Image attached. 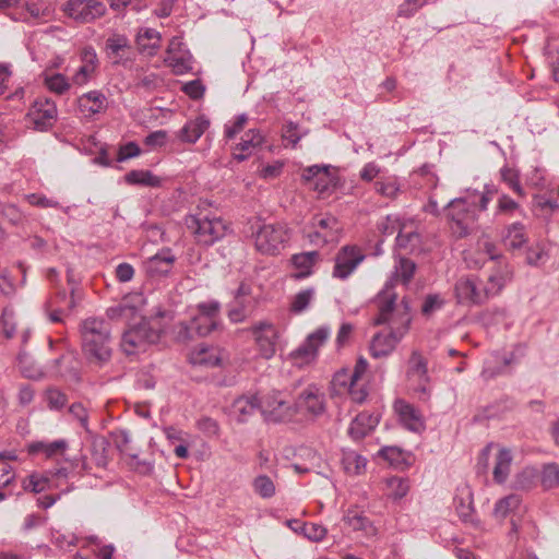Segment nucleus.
Wrapping results in <instances>:
<instances>
[{
    "mask_svg": "<svg viewBox=\"0 0 559 559\" xmlns=\"http://www.w3.org/2000/svg\"><path fill=\"white\" fill-rule=\"evenodd\" d=\"M110 323L104 318L91 317L81 324L82 354L94 369L106 367L112 357Z\"/></svg>",
    "mask_w": 559,
    "mask_h": 559,
    "instance_id": "nucleus-2",
    "label": "nucleus"
},
{
    "mask_svg": "<svg viewBox=\"0 0 559 559\" xmlns=\"http://www.w3.org/2000/svg\"><path fill=\"white\" fill-rule=\"evenodd\" d=\"M46 400L50 409L59 411L68 402L66 393L56 388H50L46 391Z\"/></svg>",
    "mask_w": 559,
    "mask_h": 559,
    "instance_id": "nucleus-54",
    "label": "nucleus"
},
{
    "mask_svg": "<svg viewBox=\"0 0 559 559\" xmlns=\"http://www.w3.org/2000/svg\"><path fill=\"white\" fill-rule=\"evenodd\" d=\"M427 1L428 0H404V2L399 7L397 14L402 17H411L418 11V9L424 7Z\"/></svg>",
    "mask_w": 559,
    "mask_h": 559,
    "instance_id": "nucleus-59",
    "label": "nucleus"
},
{
    "mask_svg": "<svg viewBox=\"0 0 559 559\" xmlns=\"http://www.w3.org/2000/svg\"><path fill=\"white\" fill-rule=\"evenodd\" d=\"M318 251H308L296 253L292 257L290 262L295 270L292 276L296 280H301L310 276L313 272V267L319 261Z\"/></svg>",
    "mask_w": 559,
    "mask_h": 559,
    "instance_id": "nucleus-25",
    "label": "nucleus"
},
{
    "mask_svg": "<svg viewBox=\"0 0 559 559\" xmlns=\"http://www.w3.org/2000/svg\"><path fill=\"white\" fill-rule=\"evenodd\" d=\"M25 199L31 205L38 206V207H59V202L52 199H48L43 194L39 193H31L26 194Z\"/></svg>",
    "mask_w": 559,
    "mask_h": 559,
    "instance_id": "nucleus-60",
    "label": "nucleus"
},
{
    "mask_svg": "<svg viewBox=\"0 0 559 559\" xmlns=\"http://www.w3.org/2000/svg\"><path fill=\"white\" fill-rule=\"evenodd\" d=\"M378 228L382 234L386 236L393 235L400 228L399 219L395 216L388 215L385 218L379 222Z\"/></svg>",
    "mask_w": 559,
    "mask_h": 559,
    "instance_id": "nucleus-64",
    "label": "nucleus"
},
{
    "mask_svg": "<svg viewBox=\"0 0 559 559\" xmlns=\"http://www.w3.org/2000/svg\"><path fill=\"white\" fill-rule=\"evenodd\" d=\"M224 359V350L214 346H199L190 355V360L193 365H199L207 368L221 366Z\"/></svg>",
    "mask_w": 559,
    "mask_h": 559,
    "instance_id": "nucleus-24",
    "label": "nucleus"
},
{
    "mask_svg": "<svg viewBox=\"0 0 559 559\" xmlns=\"http://www.w3.org/2000/svg\"><path fill=\"white\" fill-rule=\"evenodd\" d=\"M526 241L524 234V226L520 223H514L507 228L503 236L504 246L510 249H519Z\"/></svg>",
    "mask_w": 559,
    "mask_h": 559,
    "instance_id": "nucleus-38",
    "label": "nucleus"
},
{
    "mask_svg": "<svg viewBox=\"0 0 559 559\" xmlns=\"http://www.w3.org/2000/svg\"><path fill=\"white\" fill-rule=\"evenodd\" d=\"M176 262V257L170 248H163L156 254L144 261V269L151 277L167 276Z\"/></svg>",
    "mask_w": 559,
    "mask_h": 559,
    "instance_id": "nucleus-17",
    "label": "nucleus"
},
{
    "mask_svg": "<svg viewBox=\"0 0 559 559\" xmlns=\"http://www.w3.org/2000/svg\"><path fill=\"white\" fill-rule=\"evenodd\" d=\"M512 272L510 269L506 266H499L495 272H492L486 284L483 285L484 293H486L487 300L491 297L497 296L506 286L508 282L511 281Z\"/></svg>",
    "mask_w": 559,
    "mask_h": 559,
    "instance_id": "nucleus-26",
    "label": "nucleus"
},
{
    "mask_svg": "<svg viewBox=\"0 0 559 559\" xmlns=\"http://www.w3.org/2000/svg\"><path fill=\"white\" fill-rule=\"evenodd\" d=\"M394 409L397 413L401 423L408 430L413 432H420L425 429L423 416L414 405L405 402L404 400H397L394 403Z\"/></svg>",
    "mask_w": 559,
    "mask_h": 559,
    "instance_id": "nucleus-18",
    "label": "nucleus"
},
{
    "mask_svg": "<svg viewBox=\"0 0 559 559\" xmlns=\"http://www.w3.org/2000/svg\"><path fill=\"white\" fill-rule=\"evenodd\" d=\"M294 407L295 413L318 418L326 411L325 395L317 385L310 384L298 394Z\"/></svg>",
    "mask_w": 559,
    "mask_h": 559,
    "instance_id": "nucleus-7",
    "label": "nucleus"
},
{
    "mask_svg": "<svg viewBox=\"0 0 559 559\" xmlns=\"http://www.w3.org/2000/svg\"><path fill=\"white\" fill-rule=\"evenodd\" d=\"M249 300L235 299L229 305L227 316L229 320L234 323H239L245 321V319L249 316Z\"/></svg>",
    "mask_w": 559,
    "mask_h": 559,
    "instance_id": "nucleus-45",
    "label": "nucleus"
},
{
    "mask_svg": "<svg viewBox=\"0 0 559 559\" xmlns=\"http://www.w3.org/2000/svg\"><path fill=\"white\" fill-rule=\"evenodd\" d=\"M128 47V39L124 36H112L106 40V50L110 57H118Z\"/></svg>",
    "mask_w": 559,
    "mask_h": 559,
    "instance_id": "nucleus-56",
    "label": "nucleus"
},
{
    "mask_svg": "<svg viewBox=\"0 0 559 559\" xmlns=\"http://www.w3.org/2000/svg\"><path fill=\"white\" fill-rule=\"evenodd\" d=\"M538 475V472L536 468L527 466L523 468L514 479V488L519 490H528L531 489L534 484L535 479Z\"/></svg>",
    "mask_w": 559,
    "mask_h": 559,
    "instance_id": "nucleus-44",
    "label": "nucleus"
},
{
    "mask_svg": "<svg viewBox=\"0 0 559 559\" xmlns=\"http://www.w3.org/2000/svg\"><path fill=\"white\" fill-rule=\"evenodd\" d=\"M79 110L91 118L97 114L105 112L108 107L107 97L100 91H91L78 98Z\"/></svg>",
    "mask_w": 559,
    "mask_h": 559,
    "instance_id": "nucleus-20",
    "label": "nucleus"
},
{
    "mask_svg": "<svg viewBox=\"0 0 559 559\" xmlns=\"http://www.w3.org/2000/svg\"><path fill=\"white\" fill-rule=\"evenodd\" d=\"M365 255L356 246H345L335 255L333 277L345 280L364 261Z\"/></svg>",
    "mask_w": 559,
    "mask_h": 559,
    "instance_id": "nucleus-12",
    "label": "nucleus"
},
{
    "mask_svg": "<svg viewBox=\"0 0 559 559\" xmlns=\"http://www.w3.org/2000/svg\"><path fill=\"white\" fill-rule=\"evenodd\" d=\"M407 374L417 381H428L427 361L418 352H413L411 356Z\"/></svg>",
    "mask_w": 559,
    "mask_h": 559,
    "instance_id": "nucleus-37",
    "label": "nucleus"
},
{
    "mask_svg": "<svg viewBox=\"0 0 559 559\" xmlns=\"http://www.w3.org/2000/svg\"><path fill=\"white\" fill-rule=\"evenodd\" d=\"M416 271V264L414 261L407 258H401L395 265L394 273L392 277L385 283L383 289L386 287L388 284H392L389 288L390 293H393L394 283L396 281H401L404 285H408L415 274Z\"/></svg>",
    "mask_w": 559,
    "mask_h": 559,
    "instance_id": "nucleus-29",
    "label": "nucleus"
},
{
    "mask_svg": "<svg viewBox=\"0 0 559 559\" xmlns=\"http://www.w3.org/2000/svg\"><path fill=\"white\" fill-rule=\"evenodd\" d=\"M255 248L263 254H277L289 240V230L283 224H263L254 235Z\"/></svg>",
    "mask_w": 559,
    "mask_h": 559,
    "instance_id": "nucleus-5",
    "label": "nucleus"
},
{
    "mask_svg": "<svg viewBox=\"0 0 559 559\" xmlns=\"http://www.w3.org/2000/svg\"><path fill=\"white\" fill-rule=\"evenodd\" d=\"M546 259V252L545 250L539 246H533L527 249L526 252V262L530 265L537 266L540 263H543Z\"/></svg>",
    "mask_w": 559,
    "mask_h": 559,
    "instance_id": "nucleus-62",
    "label": "nucleus"
},
{
    "mask_svg": "<svg viewBox=\"0 0 559 559\" xmlns=\"http://www.w3.org/2000/svg\"><path fill=\"white\" fill-rule=\"evenodd\" d=\"M539 480L543 489L551 490L559 487V464L550 462L543 464L539 471Z\"/></svg>",
    "mask_w": 559,
    "mask_h": 559,
    "instance_id": "nucleus-35",
    "label": "nucleus"
},
{
    "mask_svg": "<svg viewBox=\"0 0 559 559\" xmlns=\"http://www.w3.org/2000/svg\"><path fill=\"white\" fill-rule=\"evenodd\" d=\"M263 143V135L257 129L249 130L237 144L236 150L251 153L252 148L260 146Z\"/></svg>",
    "mask_w": 559,
    "mask_h": 559,
    "instance_id": "nucleus-46",
    "label": "nucleus"
},
{
    "mask_svg": "<svg viewBox=\"0 0 559 559\" xmlns=\"http://www.w3.org/2000/svg\"><path fill=\"white\" fill-rule=\"evenodd\" d=\"M218 326L217 319L197 314L189 323L180 322L177 325L176 337L180 342H188L197 336H206Z\"/></svg>",
    "mask_w": 559,
    "mask_h": 559,
    "instance_id": "nucleus-11",
    "label": "nucleus"
},
{
    "mask_svg": "<svg viewBox=\"0 0 559 559\" xmlns=\"http://www.w3.org/2000/svg\"><path fill=\"white\" fill-rule=\"evenodd\" d=\"M386 488L389 490L388 495L393 500H400L404 498L409 491V483L408 479L393 476L385 479Z\"/></svg>",
    "mask_w": 559,
    "mask_h": 559,
    "instance_id": "nucleus-39",
    "label": "nucleus"
},
{
    "mask_svg": "<svg viewBox=\"0 0 559 559\" xmlns=\"http://www.w3.org/2000/svg\"><path fill=\"white\" fill-rule=\"evenodd\" d=\"M64 12L80 23H91L106 13V5L99 0H69Z\"/></svg>",
    "mask_w": 559,
    "mask_h": 559,
    "instance_id": "nucleus-9",
    "label": "nucleus"
},
{
    "mask_svg": "<svg viewBox=\"0 0 559 559\" xmlns=\"http://www.w3.org/2000/svg\"><path fill=\"white\" fill-rule=\"evenodd\" d=\"M82 64L74 73L72 80L76 85L86 84L95 74L98 67V58L95 49L91 46L84 47L81 51Z\"/></svg>",
    "mask_w": 559,
    "mask_h": 559,
    "instance_id": "nucleus-19",
    "label": "nucleus"
},
{
    "mask_svg": "<svg viewBox=\"0 0 559 559\" xmlns=\"http://www.w3.org/2000/svg\"><path fill=\"white\" fill-rule=\"evenodd\" d=\"M0 324L2 328L3 335L7 338H12L15 334V329H16L15 313L12 308L5 307L2 310V314L0 318Z\"/></svg>",
    "mask_w": 559,
    "mask_h": 559,
    "instance_id": "nucleus-49",
    "label": "nucleus"
},
{
    "mask_svg": "<svg viewBox=\"0 0 559 559\" xmlns=\"http://www.w3.org/2000/svg\"><path fill=\"white\" fill-rule=\"evenodd\" d=\"M330 335L331 329L328 325L314 330L302 344L289 354L293 362L300 367L313 362L318 357L319 348L325 344Z\"/></svg>",
    "mask_w": 559,
    "mask_h": 559,
    "instance_id": "nucleus-6",
    "label": "nucleus"
},
{
    "mask_svg": "<svg viewBox=\"0 0 559 559\" xmlns=\"http://www.w3.org/2000/svg\"><path fill=\"white\" fill-rule=\"evenodd\" d=\"M313 296H314L313 288H307V289L300 290L294 297L292 305H290V310L295 313L302 312L304 310H306L308 308L311 300L313 299Z\"/></svg>",
    "mask_w": 559,
    "mask_h": 559,
    "instance_id": "nucleus-50",
    "label": "nucleus"
},
{
    "mask_svg": "<svg viewBox=\"0 0 559 559\" xmlns=\"http://www.w3.org/2000/svg\"><path fill=\"white\" fill-rule=\"evenodd\" d=\"M444 305V299L438 295V294H432V295H428L425 300H424V304L421 306V312L424 316H430L432 314L433 312H436L437 310H440Z\"/></svg>",
    "mask_w": 559,
    "mask_h": 559,
    "instance_id": "nucleus-57",
    "label": "nucleus"
},
{
    "mask_svg": "<svg viewBox=\"0 0 559 559\" xmlns=\"http://www.w3.org/2000/svg\"><path fill=\"white\" fill-rule=\"evenodd\" d=\"M164 85V80L157 73H146L138 76L135 86L145 92H154Z\"/></svg>",
    "mask_w": 559,
    "mask_h": 559,
    "instance_id": "nucleus-47",
    "label": "nucleus"
},
{
    "mask_svg": "<svg viewBox=\"0 0 559 559\" xmlns=\"http://www.w3.org/2000/svg\"><path fill=\"white\" fill-rule=\"evenodd\" d=\"M261 409L265 419L274 423L289 420L295 414V407L283 400L280 393L269 395L261 403Z\"/></svg>",
    "mask_w": 559,
    "mask_h": 559,
    "instance_id": "nucleus-15",
    "label": "nucleus"
},
{
    "mask_svg": "<svg viewBox=\"0 0 559 559\" xmlns=\"http://www.w3.org/2000/svg\"><path fill=\"white\" fill-rule=\"evenodd\" d=\"M124 181L132 186L158 187L160 179L151 170L134 169L126 174Z\"/></svg>",
    "mask_w": 559,
    "mask_h": 559,
    "instance_id": "nucleus-34",
    "label": "nucleus"
},
{
    "mask_svg": "<svg viewBox=\"0 0 559 559\" xmlns=\"http://www.w3.org/2000/svg\"><path fill=\"white\" fill-rule=\"evenodd\" d=\"M140 153H141V150L135 142H128L127 144L120 146V148L118 151L117 160L124 162L129 158L139 156Z\"/></svg>",
    "mask_w": 559,
    "mask_h": 559,
    "instance_id": "nucleus-61",
    "label": "nucleus"
},
{
    "mask_svg": "<svg viewBox=\"0 0 559 559\" xmlns=\"http://www.w3.org/2000/svg\"><path fill=\"white\" fill-rule=\"evenodd\" d=\"M312 225L316 228L325 230L326 233L324 234V238H328L332 236V230H337L338 223L336 217L331 214H325L314 216L312 219Z\"/></svg>",
    "mask_w": 559,
    "mask_h": 559,
    "instance_id": "nucleus-52",
    "label": "nucleus"
},
{
    "mask_svg": "<svg viewBox=\"0 0 559 559\" xmlns=\"http://www.w3.org/2000/svg\"><path fill=\"white\" fill-rule=\"evenodd\" d=\"M47 88L56 94H63L70 88L67 78L61 73H56L45 79Z\"/></svg>",
    "mask_w": 559,
    "mask_h": 559,
    "instance_id": "nucleus-53",
    "label": "nucleus"
},
{
    "mask_svg": "<svg viewBox=\"0 0 559 559\" xmlns=\"http://www.w3.org/2000/svg\"><path fill=\"white\" fill-rule=\"evenodd\" d=\"M2 214L14 225L22 223L24 218V215L20 209L15 204L11 203L4 204L2 206Z\"/></svg>",
    "mask_w": 559,
    "mask_h": 559,
    "instance_id": "nucleus-63",
    "label": "nucleus"
},
{
    "mask_svg": "<svg viewBox=\"0 0 559 559\" xmlns=\"http://www.w3.org/2000/svg\"><path fill=\"white\" fill-rule=\"evenodd\" d=\"M158 338V333L151 329L148 323L142 322L123 333L121 347L126 354L131 355L145 344L155 343Z\"/></svg>",
    "mask_w": 559,
    "mask_h": 559,
    "instance_id": "nucleus-10",
    "label": "nucleus"
},
{
    "mask_svg": "<svg viewBox=\"0 0 559 559\" xmlns=\"http://www.w3.org/2000/svg\"><path fill=\"white\" fill-rule=\"evenodd\" d=\"M500 174L502 181L507 183L510 189H512L520 197L524 195V190L520 183L518 170L504 166L501 168Z\"/></svg>",
    "mask_w": 559,
    "mask_h": 559,
    "instance_id": "nucleus-48",
    "label": "nucleus"
},
{
    "mask_svg": "<svg viewBox=\"0 0 559 559\" xmlns=\"http://www.w3.org/2000/svg\"><path fill=\"white\" fill-rule=\"evenodd\" d=\"M445 216L456 237L468 236L476 228L478 221L475 198L464 197L451 200L445 206Z\"/></svg>",
    "mask_w": 559,
    "mask_h": 559,
    "instance_id": "nucleus-3",
    "label": "nucleus"
},
{
    "mask_svg": "<svg viewBox=\"0 0 559 559\" xmlns=\"http://www.w3.org/2000/svg\"><path fill=\"white\" fill-rule=\"evenodd\" d=\"M455 295L462 305H481L487 301L486 293L477 277H461L455 284Z\"/></svg>",
    "mask_w": 559,
    "mask_h": 559,
    "instance_id": "nucleus-14",
    "label": "nucleus"
},
{
    "mask_svg": "<svg viewBox=\"0 0 559 559\" xmlns=\"http://www.w3.org/2000/svg\"><path fill=\"white\" fill-rule=\"evenodd\" d=\"M378 456L394 467H400L404 463L403 451L397 447H384L379 450Z\"/></svg>",
    "mask_w": 559,
    "mask_h": 559,
    "instance_id": "nucleus-51",
    "label": "nucleus"
},
{
    "mask_svg": "<svg viewBox=\"0 0 559 559\" xmlns=\"http://www.w3.org/2000/svg\"><path fill=\"white\" fill-rule=\"evenodd\" d=\"M342 462L344 465V469L348 474L354 475L360 474L366 468L367 465V460L356 452L345 453Z\"/></svg>",
    "mask_w": 559,
    "mask_h": 559,
    "instance_id": "nucleus-42",
    "label": "nucleus"
},
{
    "mask_svg": "<svg viewBox=\"0 0 559 559\" xmlns=\"http://www.w3.org/2000/svg\"><path fill=\"white\" fill-rule=\"evenodd\" d=\"M343 521L348 527L355 532H360L365 537H374L378 533L373 522L356 509H348L343 516Z\"/></svg>",
    "mask_w": 559,
    "mask_h": 559,
    "instance_id": "nucleus-23",
    "label": "nucleus"
},
{
    "mask_svg": "<svg viewBox=\"0 0 559 559\" xmlns=\"http://www.w3.org/2000/svg\"><path fill=\"white\" fill-rule=\"evenodd\" d=\"M58 110L53 100L37 98L29 108L26 118L37 131L51 129L57 121Z\"/></svg>",
    "mask_w": 559,
    "mask_h": 559,
    "instance_id": "nucleus-8",
    "label": "nucleus"
},
{
    "mask_svg": "<svg viewBox=\"0 0 559 559\" xmlns=\"http://www.w3.org/2000/svg\"><path fill=\"white\" fill-rule=\"evenodd\" d=\"M186 223L195 241L206 247L221 240L227 231V225L221 217H210L203 213L188 216Z\"/></svg>",
    "mask_w": 559,
    "mask_h": 559,
    "instance_id": "nucleus-4",
    "label": "nucleus"
},
{
    "mask_svg": "<svg viewBox=\"0 0 559 559\" xmlns=\"http://www.w3.org/2000/svg\"><path fill=\"white\" fill-rule=\"evenodd\" d=\"M260 406L261 403L254 395L239 396L231 404V415L238 423H246Z\"/></svg>",
    "mask_w": 559,
    "mask_h": 559,
    "instance_id": "nucleus-28",
    "label": "nucleus"
},
{
    "mask_svg": "<svg viewBox=\"0 0 559 559\" xmlns=\"http://www.w3.org/2000/svg\"><path fill=\"white\" fill-rule=\"evenodd\" d=\"M253 490L263 499L272 498L275 495V485L266 475H259L253 479Z\"/></svg>",
    "mask_w": 559,
    "mask_h": 559,
    "instance_id": "nucleus-43",
    "label": "nucleus"
},
{
    "mask_svg": "<svg viewBox=\"0 0 559 559\" xmlns=\"http://www.w3.org/2000/svg\"><path fill=\"white\" fill-rule=\"evenodd\" d=\"M302 179L312 182L314 190L320 193H324L335 186L334 178L326 166L312 165L307 167L302 173Z\"/></svg>",
    "mask_w": 559,
    "mask_h": 559,
    "instance_id": "nucleus-21",
    "label": "nucleus"
},
{
    "mask_svg": "<svg viewBox=\"0 0 559 559\" xmlns=\"http://www.w3.org/2000/svg\"><path fill=\"white\" fill-rule=\"evenodd\" d=\"M328 533V530L318 523H307L304 527V536L311 542H321Z\"/></svg>",
    "mask_w": 559,
    "mask_h": 559,
    "instance_id": "nucleus-58",
    "label": "nucleus"
},
{
    "mask_svg": "<svg viewBox=\"0 0 559 559\" xmlns=\"http://www.w3.org/2000/svg\"><path fill=\"white\" fill-rule=\"evenodd\" d=\"M512 463V454L508 449H500L496 456V463L493 467V479L498 484H502L506 481L510 474Z\"/></svg>",
    "mask_w": 559,
    "mask_h": 559,
    "instance_id": "nucleus-33",
    "label": "nucleus"
},
{
    "mask_svg": "<svg viewBox=\"0 0 559 559\" xmlns=\"http://www.w3.org/2000/svg\"><path fill=\"white\" fill-rule=\"evenodd\" d=\"M69 414L73 419L78 420L84 430L88 431V411L82 403H73L69 407Z\"/></svg>",
    "mask_w": 559,
    "mask_h": 559,
    "instance_id": "nucleus-55",
    "label": "nucleus"
},
{
    "mask_svg": "<svg viewBox=\"0 0 559 559\" xmlns=\"http://www.w3.org/2000/svg\"><path fill=\"white\" fill-rule=\"evenodd\" d=\"M391 285V283L388 284L374 298L378 316L372 323L373 325L388 324L389 332H378L371 338L369 350L373 358H382L392 354L408 333L412 323L409 301L403 298L397 304V295L389 290Z\"/></svg>",
    "mask_w": 559,
    "mask_h": 559,
    "instance_id": "nucleus-1",
    "label": "nucleus"
},
{
    "mask_svg": "<svg viewBox=\"0 0 559 559\" xmlns=\"http://www.w3.org/2000/svg\"><path fill=\"white\" fill-rule=\"evenodd\" d=\"M374 190L378 194L393 200L401 192V185L395 176L381 177L374 182Z\"/></svg>",
    "mask_w": 559,
    "mask_h": 559,
    "instance_id": "nucleus-36",
    "label": "nucleus"
},
{
    "mask_svg": "<svg viewBox=\"0 0 559 559\" xmlns=\"http://www.w3.org/2000/svg\"><path fill=\"white\" fill-rule=\"evenodd\" d=\"M165 62L171 67L177 74L185 73L192 68L190 55L181 50V44L175 38L168 46Z\"/></svg>",
    "mask_w": 559,
    "mask_h": 559,
    "instance_id": "nucleus-22",
    "label": "nucleus"
},
{
    "mask_svg": "<svg viewBox=\"0 0 559 559\" xmlns=\"http://www.w3.org/2000/svg\"><path fill=\"white\" fill-rule=\"evenodd\" d=\"M210 127V121L204 116H199L188 121L178 132V138L186 143H195Z\"/></svg>",
    "mask_w": 559,
    "mask_h": 559,
    "instance_id": "nucleus-27",
    "label": "nucleus"
},
{
    "mask_svg": "<svg viewBox=\"0 0 559 559\" xmlns=\"http://www.w3.org/2000/svg\"><path fill=\"white\" fill-rule=\"evenodd\" d=\"M522 502V499L518 495H509L500 499L496 506L493 513L497 518H506L508 514L516 510Z\"/></svg>",
    "mask_w": 559,
    "mask_h": 559,
    "instance_id": "nucleus-40",
    "label": "nucleus"
},
{
    "mask_svg": "<svg viewBox=\"0 0 559 559\" xmlns=\"http://www.w3.org/2000/svg\"><path fill=\"white\" fill-rule=\"evenodd\" d=\"M67 449L68 442L63 439L52 442L37 441L28 445V452L31 454L44 453L47 459L62 455Z\"/></svg>",
    "mask_w": 559,
    "mask_h": 559,
    "instance_id": "nucleus-31",
    "label": "nucleus"
},
{
    "mask_svg": "<svg viewBox=\"0 0 559 559\" xmlns=\"http://www.w3.org/2000/svg\"><path fill=\"white\" fill-rule=\"evenodd\" d=\"M160 34L154 28H142L136 36L139 49L151 56L160 47Z\"/></svg>",
    "mask_w": 559,
    "mask_h": 559,
    "instance_id": "nucleus-32",
    "label": "nucleus"
},
{
    "mask_svg": "<svg viewBox=\"0 0 559 559\" xmlns=\"http://www.w3.org/2000/svg\"><path fill=\"white\" fill-rule=\"evenodd\" d=\"M357 385L358 382L355 380V376L348 369L337 371L331 381V389L334 394L347 392L355 402L361 403L366 399L367 392L357 388Z\"/></svg>",
    "mask_w": 559,
    "mask_h": 559,
    "instance_id": "nucleus-16",
    "label": "nucleus"
},
{
    "mask_svg": "<svg viewBox=\"0 0 559 559\" xmlns=\"http://www.w3.org/2000/svg\"><path fill=\"white\" fill-rule=\"evenodd\" d=\"M51 487L50 478L46 473L44 475L32 474L23 480V488L35 493L43 492Z\"/></svg>",
    "mask_w": 559,
    "mask_h": 559,
    "instance_id": "nucleus-41",
    "label": "nucleus"
},
{
    "mask_svg": "<svg viewBox=\"0 0 559 559\" xmlns=\"http://www.w3.org/2000/svg\"><path fill=\"white\" fill-rule=\"evenodd\" d=\"M250 331L254 336L262 357L266 359L272 358L275 355L278 338L276 328L267 321H261L252 325Z\"/></svg>",
    "mask_w": 559,
    "mask_h": 559,
    "instance_id": "nucleus-13",
    "label": "nucleus"
},
{
    "mask_svg": "<svg viewBox=\"0 0 559 559\" xmlns=\"http://www.w3.org/2000/svg\"><path fill=\"white\" fill-rule=\"evenodd\" d=\"M378 425V418L367 413L358 414L352 421L348 433L354 439L364 438L369 431H371Z\"/></svg>",
    "mask_w": 559,
    "mask_h": 559,
    "instance_id": "nucleus-30",
    "label": "nucleus"
}]
</instances>
